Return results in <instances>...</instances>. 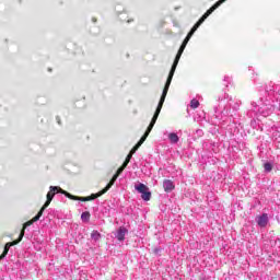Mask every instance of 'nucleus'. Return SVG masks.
I'll list each match as a JSON object with an SVG mask.
<instances>
[{
	"label": "nucleus",
	"instance_id": "nucleus-1",
	"mask_svg": "<svg viewBox=\"0 0 280 280\" xmlns=\"http://www.w3.org/2000/svg\"><path fill=\"white\" fill-rule=\"evenodd\" d=\"M187 43H189V42H183V44L180 45V47L177 51V55L175 57V60H174L173 66L171 68V71L168 73L165 86L163 89L162 96H161L160 102L158 104L156 110H155V113L152 117V120H151L149 127L147 128V131L141 137V139L138 141V143L130 150L129 154H131V155L135 154L137 152V150H139V147L143 145V143H145V139H148V137H150V132H152V128H154V124H156V119H159V115H161V109L163 108V104H165V97H167V91H170V85L172 84L174 73H176V68L178 67L180 56H183V51H185V47H187Z\"/></svg>",
	"mask_w": 280,
	"mask_h": 280
},
{
	"label": "nucleus",
	"instance_id": "nucleus-2",
	"mask_svg": "<svg viewBox=\"0 0 280 280\" xmlns=\"http://www.w3.org/2000/svg\"><path fill=\"white\" fill-rule=\"evenodd\" d=\"M56 194H62L63 196H66V198H69L70 200H80L81 202H82V199H84V197H78V196L71 195L67 190L62 189L60 186H50L49 191L47 192V196H46L47 200L39 211L45 213V209H47V207L51 205V200H54V196H56Z\"/></svg>",
	"mask_w": 280,
	"mask_h": 280
},
{
	"label": "nucleus",
	"instance_id": "nucleus-3",
	"mask_svg": "<svg viewBox=\"0 0 280 280\" xmlns=\"http://www.w3.org/2000/svg\"><path fill=\"white\" fill-rule=\"evenodd\" d=\"M117 178L119 177L117 175H114L105 188H103L97 194H92L91 196L83 197V199H81L82 202H90V200H95V198H100V196H104V194H106V191H108V189H110V187L115 185V180H117Z\"/></svg>",
	"mask_w": 280,
	"mask_h": 280
},
{
	"label": "nucleus",
	"instance_id": "nucleus-4",
	"mask_svg": "<svg viewBox=\"0 0 280 280\" xmlns=\"http://www.w3.org/2000/svg\"><path fill=\"white\" fill-rule=\"evenodd\" d=\"M135 189H136V191L141 194V198L145 202L150 201V199L152 198V192H150V188H148V186H145V184L137 185V186H135Z\"/></svg>",
	"mask_w": 280,
	"mask_h": 280
},
{
	"label": "nucleus",
	"instance_id": "nucleus-5",
	"mask_svg": "<svg viewBox=\"0 0 280 280\" xmlns=\"http://www.w3.org/2000/svg\"><path fill=\"white\" fill-rule=\"evenodd\" d=\"M40 218H43V212L39 210L38 213L32 220H30L23 224V228L21 230V233H23V237H25V229H27V226H32V224H34V222H38V220H40Z\"/></svg>",
	"mask_w": 280,
	"mask_h": 280
},
{
	"label": "nucleus",
	"instance_id": "nucleus-6",
	"mask_svg": "<svg viewBox=\"0 0 280 280\" xmlns=\"http://www.w3.org/2000/svg\"><path fill=\"white\" fill-rule=\"evenodd\" d=\"M256 222L258 226L266 229V226H268V214L264 213L262 215L257 217Z\"/></svg>",
	"mask_w": 280,
	"mask_h": 280
},
{
	"label": "nucleus",
	"instance_id": "nucleus-7",
	"mask_svg": "<svg viewBox=\"0 0 280 280\" xmlns=\"http://www.w3.org/2000/svg\"><path fill=\"white\" fill-rule=\"evenodd\" d=\"M164 191H172L174 189V182L170 179H165L163 182Z\"/></svg>",
	"mask_w": 280,
	"mask_h": 280
},
{
	"label": "nucleus",
	"instance_id": "nucleus-8",
	"mask_svg": "<svg viewBox=\"0 0 280 280\" xmlns=\"http://www.w3.org/2000/svg\"><path fill=\"white\" fill-rule=\"evenodd\" d=\"M22 240H23V232H21L20 233V235H19V238L18 240H15V241H13V242H9V243H7L5 245H4V247H7V248H12V246H16V244H19V243H21L22 242Z\"/></svg>",
	"mask_w": 280,
	"mask_h": 280
},
{
	"label": "nucleus",
	"instance_id": "nucleus-9",
	"mask_svg": "<svg viewBox=\"0 0 280 280\" xmlns=\"http://www.w3.org/2000/svg\"><path fill=\"white\" fill-rule=\"evenodd\" d=\"M117 240L119 242H124V240H126V229L120 228L117 232Z\"/></svg>",
	"mask_w": 280,
	"mask_h": 280
},
{
	"label": "nucleus",
	"instance_id": "nucleus-10",
	"mask_svg": "<svg viewBox=\"0 0 280 280\" xmlns=\"http://www.w3.org/2000/svg\"><path fill=\"white\" fill-rule=\"evenodd\" d=\"M91 237L94 240V242H100V238L102 237V234H100V232H97V231H93L91 233Z\"/></svg>",
	"mask_w": 280,
	"mask_h": 280
},
{
	"label": "nucleus",
	"instance_id": "nucleus-11",
	"mask_svg": "<svg viewBox=\"0 0 280 280\" xmlns=\"http://www.w3.org/2000/svg\"><path fill=\"white\" fill-rule=\"evenodd\" d=\"M81 220H84L85 222H89L91 220V212L85 211L81 214Z\"/></svg>",
	"mask_w": 280,
	"mask_h": 280
},
{
	"label": "nucleus",
	"instance_id": "nucleus-12",
	"mask_svg": "<svg viewBox=\"0 0 280 280\" xmlns=\"http://www.w3.org/2000/svg\"><path fill=\"white\" fill-rule=\"evenodd\" d=\"M198 106H200V102L198 100L194 98L190 101V108L196 109Z\"/></svg>",
	"mask_w": 280,
	"mask_h": 280
},
{
	"label": "nucleus",
	"instance_id": "nucleus-13",
	"mask_svg": "<svg viewBox=\"0 0 280 280\" xmlns=\"http://www.w3.org/2000/svg\"><path fill=\"white\" fill-rule=\"evenodd\" d=\"M168 139L172 141V143H178V135L176 133H170Z\"/></svg>",
	"mask_w": 280,
	"mask_h": 280
},
{
	"label": "nucleus",
	"instance_id": "nucleus-14",
	"mask_svg": "<svg viewBox=\"0 0 280 280\" xmlns=\"http://www.w3.org/2000/svg\"><path fill=\"white\" fill-rule=\"evenodd\" d=\"M126 165L125 164H122L118 170H117V172L115 173V176H118L119 177V175L126 170Z\"/></svg>",
	"mask_w": 280,
	"mask_h": 280
},
{
	"label": "nucleus",
	"instance_id": "nucleus-15",
	"mask_svg": "<svg viewBox=\"0 0 280 280\" xmlns=\"http://www.w3.org/2000/svg\"><path fill=\"white\" fill-rule=\"evenodd\" d=\"M8 253H10V249L8 247H4L2 254L0 255V259H5Z\"/></svg>",
	"mask_w": 280,
	"mask_h": 280
},
{
	"label": "nucleus",
	"instance_id": "nucleus-16",
	"mask_svg": "<svg viewBox=\"0 0 280 280\" xmlns=\"http://www.w3.org/2000/svg\"><path fill=\"white\" fill-rule=\"evenodd\" d=\"M264 167H265V171H266V172H272V164H270V163H265Z\"/></svg>",
	"mask_w": 280,
	"mask_h": 280
},
{
	"label": "nucleus",
	"instance_id": "nucleus-17",
	"mask_svg": "<svg viewBox=\"0 0 280 280\" xmlns=\"http://www.w3.org/2000/svg\"><path fill=\"white\" fill-rule=\"evenodd\" d=\"M131 159H132V155L131 153H129L122 164H125L128 167V163H130Z\"/></svg>",
	"mask_w": 280,
	"mask_h": 280
}]
</instances>
